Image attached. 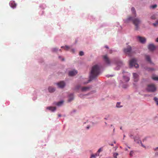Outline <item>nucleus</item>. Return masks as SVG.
I'll return each instance as SVG.
<instances>
[{
  "label": "nucleus",
  "instance_id": "nucleus-11",
  "mask_svg": "<svg viewBox=\"0 0 158 158\" xmlns=\"http://www.w3.org/2000/svg\"><path fill=\"white\" fill-rule=\"evenodd\" d=\"M77 73V71L74 70L69 72V76H73L76 74Z\"/></svg>",
  "mask_w": 158,
  "mask_h": 158
},
{
  "label": "nucleus",
  "instance_id": "nucleus-17",
  "mask_svg": "<svg viewBox=\"0 0 158 158\" xmlns=\"http://www.w3.org/2000/svg\"><path fill=\"white\" fill-rule=\"evenodd\" d=\"M145 58L146 60L149 62L151 63L152 62L151 58L148 55H146L145 56Z\"/></svg>",
  "mask_w": 158,
  "mask_h": 158
},
{
  "label": "nucleus",
  "instance_id": "nucleus-31",
  "mask_svg": "<svg viewBox=\"0 0 158 158\" xmlns=\"http://www.w3.org/2000/svg\"><path fill=\"white\" fill-rule=\"evenodd\" d=\"M118 155V154L116 153L114 154V156L115 158H117V156Z\"/></svg>",
  "mask_w": 158,
  "mask_h": 158
},
{
  "label": "nucleus",
  "instance_id": "nucleus-49",
  "mask_svg": "<svg viewBox=\"0 0 158 158\" xmlns=\"http://www.w3.org/2000/svg\"><path fill=\"white\" fill-rule=\"evenodd\" d=\"M125 137V135H124V137Z\"/></svg>",
  "mask_w": 158,
  "mask_h": 158
},
{
  "label": "nucleus",
  "instance_id": "nucleus-1",
  "mask_svg": "<svg viewBox=\"0 0 158 158\" xmlns=\"http://www.w3.org/2000/svg\"><path fill=\"white\" fill-rule=\"evenodd\" d=\"M100 73V68L99 66L96 65L94 66L92 69L90 75V79L92 80L95 78Z\"/></svg>",
  "mask_w": 158,
  "mask_h": 158
},
{
  "label": "nucleus",
  "instance_id": "nucleus-13",
  "mask_svg": "<svg viewBox=\"0 0 158 158\" xmlns=\"http://www.w3.org/2000/svg\"><path fill=\"white\" fill-rule=\"evenodd\" d=\"M133 77L135 81H137L138 80V76L136 73H133Z\"/></svg>",
  "mask_w": 158,
  "mask_h": 158
},
{
  "label": "nucleus",
  "instance_id": "nucleus-46",
  "mask_svg": "<svg viewBox=\"0 0 158 158\" xmlns=\"http://www.w3.org/2000/svg\"><path fill=\"white\" fill-rule=\"evenodd\" d=\"M120 129H122V127H120Z\"/></svg>",
  "mask_w": 158,
  "mask_h": 158
},
{
  "label": "nucleus",
  "instance_id": "nucleus-18",
  "mask_svg": "<svg viewBox=\"0 0 158 158\" xmlns=\"http://www.w3.org/2000/svg\"><path fill=\"white\" fill-rule=\"evenodd\" d=\"M48 90L50 92H53L55 90V89L52 87H49L48 88Z\"/></svg>",
  "mask_w": 158,
  "mask_h": 158
},
{
  "label": "nucleus",
  "instance_id": "nucleus-39",
  "mask_svg": "<svg viewBox=\"0 0 158 158\" xmlns=\"http://www.w3.org/2000/svg\"><path fill=\"white\" fill-rule=\"evenodd\" d=\"M109 145H111V146H113V143L109 144Z\"/></svg>",
  "mask_w": 158,
  "mask_h": 158
},
{
  "label": "nucleus",
  "instance_id": "nucleus-15",
  "mask_svg": "<svg viewBox=\"0 0 158 158\" xmlns=\"http://www.w3.org/2000/svg\"><path fill=\"white\" fill-rule=\"evenodd\" d=\"M46 109H48L50 110H51L52 111H54L56 110V108L55 107H52V106H49V107H47L46 108Z\"/></svg>",
  "mask_w": 158,
  "mask_h": 158
},
{
  "label": "nucleus",
  "instance_id": "nucleus-45",
  "mask_svg": "<svg viewBox=\"0 0 158 158\" xmlns=\"http://www.w3.org/2000/svg\"><path fill=\"white\" fill-rule=\"evenodd\" d=\"M114 143H116V142L115 141H114Z\"/></svg>",
  "mask_w": 158,
  "mask_h": 158
},
{
  "label": "nucleus",
  "instance_id": "nucleus-12",
  "mask_svg": "<svg viewBox=\"0 0 158 158\" xmlns=\"http://www.w3.org/2000/svg\"><path fill=\"white\" fill-rule=\"evenodd\" d=\"M9 4L10 6L13 8H15L16 7V4L15 3V1H11Z\"/></svg>",
  "mask_w": 158,
  "mask_h": 158
},
{
  "label": "nucleus",
  "instance_id": "nucleus-34",
  "mask_svg": "<svg viewBox=\"0 0 158 158\" xmlns=\"http://www.w3.org/2000/svg\"><path fill=\"white\" fill-rule=\"evenodd\" d=\"M154 70V69L153 68H149L148 69V71H153Z\"/></svg>",
  "mask_w": 158,
  "mask_h": 158
},
{
  "label": "nucleus",
  "instance_id": "nucleus-8",
  "mask_svg": "<svg viewBox=\"0 0 158 158\" xmlns=\"http://www.w3.org/2000/svg\"><path fill=\"white\" fill-rule=\"evenodd\" d=\"M57 85L59 88H63L64 87L65 84L64 81H61L57 83Z\"/></svg>",
  "mask_w": 158,
  "mask_h": 158
},
{
  "label": "nucleus",
  "instance_id": "nucleus-14",
  "mask_svg": "<svg viewBox=\"0 0 158 158\" xmlns=\"http://www.w3.org/2000/svg\"><path fill=\"white\" fill-rule=\"evenodd\" d=\"M134 141L137 142L138 143H141V141L139 139V137H135L134 138Z\"/></svg>",
  "mask_w": 158,
  "mask_h": 158
},
{
  "label": "nucleus",
  "instance_id": "nucleus-24",
  "mask_svg": "<svg viewBox=\"0 0 158 158\" xmlns=\"http://www.w3.org/2000/svg\"><path fill=\"white\" fill-rule=\"evenodd\" d=\"M154 100L156 102L157 105H158V99L156 97H155L154 98Z\"/></svg>",
  "mask_w": 158,
  "mask_h": 158
},
{
  "label": "nucleus",
  "instance_id": "nucleus-4",
  "mask_svg": "<svg viewBox=\"0 0 158 158\" xmlns=\"http://www.w3.org/2000/svg\"><path fill=\"white\" fill-rule=\"evenodd\" d=\"M147 90L149 92H154L156 91V88L154 84H150L148 85Z\"/></svg>",
  "mask_w": 158,
  "mask_h": 158
},
{
  "label": "nucleus",
  "instance_id": "nucleus-42",
  "mask_svg": "<svg viewBox=\"0 0 158 158\" xmlns=\"http://www.w3.org/2000/svg\"><path fill=\"white\" fill-rule=\"evenodd\" d=\"M156 41L157 42H158V37L156 40Z\"/></svg>",
  "mask_w": 158,
  "mask_h": 158
},
{
  "label": "nucleus",
  "instance_id": "nucleus-30",
  "mask_svg": "<svg viewBox=\"0 0 158 158\" xmlns=\"http://www.w3.org/2000/svg\"><path fill=\"white\" fill-rule=\"evenodd\" d=\"M134 153V152L133 151H131L130 153V155L131 156H133V154Z\"/></svg>",
  "mask_w": 158,
  "mask_h": 158
},
{
  "label": "nucleus",
  "instance_id": "nucleus-25",
  "mask_svg": "<svg viewBox=\"0 0 158 158\" xmlns=\"http://www.w3.org/2000/svg\"><path fill=\"white\" fill-rule=\"evenodd\" d=\"M102 150V148H100L98 150V151L97 152V153L98 154H99V153Z\"/></svg>",
  "mask_w": 158,
  "mask_h": 158
},
{
  "label": "nucleus",
  "instance_id": "nucleus-27",
  "mask_svg": "<svg viewBox=\"0 0 158 158\" xmlns=\"http://www.w3.org/2000/svg\"><path fill=\"white\" fill-rule=\"evenodd\" d=\"M152 78L154 80L158 81V77H152Z\"/></svg>",
  "mask_w": 158,
  "mask_h": 158
},
{
  "label": "nucleus",
  "instance_id": "nucleus-32",
  "mask_svg": "<svg viewBox=\"0 0 158 158\" xmlns=\"http://www.w3.org/2000/svg\"><path fill=\"white\" fill-rule=\"evenodd\" d=\"M79 55L80 56H82L84 55V52L82 51H80L79 52Z\"/></svg>",
  "mask_w": 158,
  "mask_h": 158
},
{
  "label": "nucleus",
  "instance_id": "nucleus-29",
  "mask_svg": "<svg viewBox=\"0 0 158 158\" xmlns=\"http://www.w3.org/2000/svg\"><path fill=\"white\" fill-rule=\"evenodd\" d=\"M153 24L155 27L158 25V20L156 21V23H153Z\"/></svg>",
  "mask_w": 158,
  "mask_h": 158
},
{
  "label": "nucleus",
  "instance_id": "nucleus-23",
  "mask_svg": "<svg viewBox=\"0 0 158 158\" xmlns=\"http://www.w3.org/2000/svg\"><path fill=\"white\" fill-rule=\"evenodd\" d=\"M63 101H61L57 103L56 105L58 106H60L63 103Z\"/></svg>",
  "mask_w": 158,
  "mask_h": 158
},
{
  "label": "nucleus",
  "instance_id": "nucleus-33",
  "mask_svg": "<svg viewBox=\"0 0 158 158\" xmlns=\"http://www.w3.org/2000/svg\"><path fill=\"white\" fill-rule=\"evenodd\" d=\"M58 50V49L56 48H53L52 49V51L54 52H56Z\"/></svg>",
  "mask_w": 158,
  "mask_h": 158
},
{
  "label": "nucleus",
  "instance_id": "nucleus-9",
  "mask_svg": "<svg viewBox=\"0 0 158 158\" xmlns=\"http://www.w3.org/2000/svg\"><path fill=\"white\" fill-rule=\"evenodd\" d=\"M156 47L153 44H149L148 46V48L151 51H152L155 49Z\"/></svg>",
  "mask_w": 158,
  "mask_h": 158
},
{
  "label": "nucleus",
  "instance_id": "nucleus-38",
  "mask_svg": "<svg viewBox=\"0 0 158 158\" xmlns=\"http://www.w3.org/2000/svg\"><path fill=\"white\" fill-rule=\"evenodd\" d=\"M89 127H89V126H87V127H86V128H87V129H89Z\"/></svg>",
  "mask_w": 158,
  "mask_h": 158
},
{
  "label": "nucleus",
  "instance_id": "nucleus-47",
  "mask_svg": "<svg viewBox=\"0 0 158 158\" xmlns=\"http://www.w3.org/2000/svg\"><path fill=\"white\" fill-rule=\"evenodd\" d=\"M64 60V59L63 58L62 59V60Z\"/></svg>",
  "mask_w": 158,
  "mask_h": 158
},
{
  "label": "nucleus",
  "instance_id": "nucleus-21",
  "mask_svg": "<svg viewBox=\"0 0 158 158\" xmlns=\"http://www.w3.org/2000/svg\"><path fill=\"white\" fill-rule=\"evenodd\" d=\"M123 78L124 81L126 82H127L129 80V78L127 77H123Z\"/></svg>",
  "mask_w": 158,
  "mask_h": 158
},
{
  "label": "nucleus",
  "instance_id": "nucleus-22",
  "mask_svg": "<svg viewBox=\"0 0 158 158\" xmlns=\"http://www.w3.org/2000/svg\"><path fill=\"white\" fill-rule=\"evenodd\" d=\"M99 156V154H97V153L95 154H92L91 155V157L92 158H95L96 157V156Z\"/></svg>",
  "mask_w": 158,
  "mask_h": 158
},
{
  "label": "nucleus",
  "instance_id": "nucleus-35",
  "mask_svg": "<svg viewBox=\"0 0 158 158\" xmlns=\"http://www.w3.org/2000/svg\"><path fill=\"white\" fill-rule=\"evenodd\" d=\"M156 7H157L156 5H154L152 6V7L153 8H156Z\"/></svg>",
  "mask_w": 158,
  "mask_h": 158
},
{
  "label": "nucleus",
  "instance_id": "nucleus-40",
  "mask_svg": "<svg viewBox=\"0 0 158 158\" xmlns=\"http://www.w3.org/2000/svg\"><path fill=\"white\" fill-rule=\"evenodd\" d=\"M90 81V80H88V82H87V83H85V84H86V83H88V82H89Z\"/></svg>",
  "mask_w": 158,
  "mask_h": 158
},
{
  "label": "nucleus",
  "instance_id": "nucleus-26",
  "mask_svg": "<svg viewBox=\"0 0 158 158\" xmlns=\"http://www.w3.org/2000/svg\"><path fill=\"white\" fill-rule=\"evenodd\" d=\"M120 102H117L116 104V106L118 108H119V107H121L122 106H120Z\"/></svg>",
  "mask_w": 158,
  "mask_h": 158
},
{
  "label": "nucleus",
  "instance_id": "nucleus-3",
  "mask_svg": "<svg viewBox=\"0 0 158 158\" xmlns=\"http://www.w3.org/2000/svg\"><path fill=\"white\" fill-rule=\"evenodd\" d=\"M129 65L131 67L134 66L136 68H137L139 67V65L137 63V60L135 58L131 59L130 61Z\"/></svg>",
  "mask_w": 158,
  "mask_h": 158
},
{
  "label": "nucleus",
  "instance_id": "nucleus-10",
  "mask_svg": "<svg viewBox=\"0 0 158 158\" xmlns=\"http://www.w3.org/2000/svg\"><path fill=\"white\" fill-rule=\"evenodd\" d=\"M91 87L90 86L83 87L81 88V91L82 92H85L89 91Z\"/></svg>",
  "mask_w": 158,
  "mask_h": 158
},
{
  "label": "nucleus",
  "instance_id": "nucleus-19",
  "mask_svg": "<svg viewBox=\"0 0 158 158\" xmlns=\"http://www.w3.org/2000/svg\"><path fill=\"white\" fill-rule=\"evenodd\" d=\"M131 11L132 12V14L134 15L135 17L136 16V11L135 10V9L134 7H132L131 9Z\"/></svg>",
  "mask_w": 158,
  "mask_h": 158
},
{
  "label": "nucleus",
  "instance_id": "nucleus-20",
  "mask_svg": "<svg viewBox=\"0 0 158 158\" xmlns=\"http://www.w3.org/2000/svg\"><path fill=\"white\" fill-rule=\"evenodd\" d=\"M61 48H64L65 50H68L69 49V47L68 46H61Z\"/></svg>",
  "mask_w": 158,
  "mask_h": 158
},
{
  "label": "nucleus",
  "instance_id": "nucleus-41",
  "mask_svg": "<svg viewBox=\"0 0 158 158\" xmlns=\"http://www.w3.org/2000/svg\"><path fill=\"white\" fill-rule=\"evenodd\" d=\"M105 47L106 48H108V47L107 46H105Z\"/></svg>",
  "mask_w": 158,
  "mask_h": 158
},
{
  "label": "nucleus",
  "instance_id": "nucleus-7",
  "mask_svg": "<svg viewBox=\"0 0 158 158\" xmlns=\"http://www.w3.org/2000/svg\"><path fill=\"white\" fill-rule=\"evenodd\" d=\"M103 58L105 63L108 65H110V61L106 55L103 56Z\"/></svg>",
  "mask_w": 158,
  "mask_h": 158
},
{
  "label": "nucleus",
  "instance_id": "nucleus-36",
  "mask_svg": "<svg viewBox=\"0 0 158 158\" xmlns=\"http://www.w3.org/2000/svg\"><path fill=\"white\" fill-rule=\"evenodd\" d=\"M141 145L144 148H145V146H144L143 145V144L142 143H141Z\"/></svg>",
  "mask_w": 158,
  "mask_h": 158
},
{
  "label": "nucleus",
  "instance_id": "nucleus-48",
  "mask_svg": "<svg viewBox=\"0 0 158 158\" xmlns=\"http://www.w3.org/2000/svg\"><path fill=\"white\" fill-rule=\"evenodd\" d=\"M90 158H92L91 156Z\"/></svg>",
  "mask_w": 158,
  "mask_h": 158
},
{
  "label": "nucleus",
  "instance_id": "nucleus-2",
  "mask_svg": "<svg viewBox=\"0 0 158 158\" xmlns=\"http://www.w3.org/2000/svg\"><path fill=\"white\" fill-rule=\"evenodd\" d=\"M128 20H131L133 21V24L135 26V29L136 30H137L139 28V25L140 23V21L138 19H133L132 17H129L128 19Z\"/></svg>",
  "mask_w": 158,
  "mask_h": 158
},
{
  "label": "nucleus",
  "instance_id": "nucleus-5",
  "mask_svg": "<svg viewBox=\"0 0 158 158\" xmlns=\"http://www.w3.org/2000/svg\"><path fill=\"white\" fill-rule=\"evenodd\" d=\"M131 48L130 46H128L126 48L124 49V52L129 56H131Z\"/></svg>",
  "mask_w": 158,
  "mask_h": 158
},
{
  "label": "nucleus",
  "instance_id": "nucleus-16",
  "mask_svg": "<svg viewBox=\"0 0 158 158\" xmlns=\"http://www.w3.org/2000/svg\"><path fill=\"white\" fill-rule=\"evenodd\" d=\"M73 99V94H71L69 96V98L68 99V102H70Z\"/></svg>",
  "mask_w": 158,
  "mask_h": 158
},
{
  "label": "nucleus",
  "instance_id": "nucleus-43",
  "mask_svg": "<svg viewBox=\"0 0 158 158\" xmlns=\"http://www.w3.org/2000/svg\"><path fill=\"white\" fill-rule=\"evenodd\" d=\"M157 149H158V147H157V148H156L155 149V150H156Z\"/></svg>",
  "mask_w": 158,
  "mask_h": 158
},
{
  "label": "nucleus",
  "instance_id": "nucleus-44",
  "mask_svg": "<svg viewBox=\"0 0 158 158\" xmlns=\"http://www.w3.org/2000/svg\"><path fill=\"white\" fill-rule=\"evenodd\" d=\"M58 117H60L61 116V115L60 114H58Z\"/></svg>",
  "mask_w": 158,
  "mask_h": 158
},
{
  "label": "nucleus",
  "instance_id": "nucleus-28",
  "mask_svg": "<svg viewBox=\"0 0 158 158\" xmlns=\"http://www.w3.org/2000/svg\"><path fill=\"white\" fill-rule=\"evenodd\" d=\"M151 19H156V16L155 15H153L151 17Z\"/></svg>",
  "mask_w": 158,
  "mask_h": 158
},
{
  "label": "nucleus",
  "instance_id": "nucleus-6",
  "mask_svg": "<svg viewBox=\"0 0 158 158\" xmlns=\"http://www.w3.org/2000/svg\"><path fill=\"white\" fill-rule=\"evenodd\" d=\"M137 38L139 41L142 44L145 43L146 41V39L144 37L138 36L137 37Z\"/></svg>",
  "mask_w": 158,
  "mask_h": 158
},
{
  "label": "nucleus",
  "instance_id": "nucleus-37",
  "mask_svg": "<svg viewBox=\"0 0 158 158\" xmlns=\"http://www.w3.org/2000/svg\"><path fill=\"white\" fill-rule=\"evenodd\" d=\"M71 51L73 52L74 53V49H72L71 50Z\"/></svg>",
  "mask_w": 158,
  "mask_h": 158
}]
</instances>
